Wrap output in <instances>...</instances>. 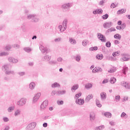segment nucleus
<instances>
[{
  "mask_svg": "<svg viewBox=\"0 0 130 130\" xmlns=\"http://www.w3.org/2000/svg\"><path fill=\"white\" fill-rule=\"evenodd\" d=\"M27 102V99L26 98H21L19 101L17 102V105L18 106L21 107L24 106L26 103Z\"/></svg>",
  "mask_w": 130,
  "mask_h": 130,
  "instance_id": "1",
  "label": "nucleus"
},
{
  "mask_svg": "<svg viewBox=\"0 0 130 130\" xmlns=\"http://www.w3.org/2000/svg\"><path fill=\"white\" fill-rule=\"evenodd\" d=\"M36 126V122H32L30 124H29L26 127V130H32L34 129L35 128V127Z\"/></svg>",
  "mask_w": 130,
  "mask_h": 130,
  "instance_id": "2",
  "label": "nucleus"
},
{
  "mask_svg": "<svg viewBox=\"0 0 130 130\" xmlns=\"http://www.w3.org/2000/svg\"><path fill=\"white\" fill-rule=\"evenodd\" d=\"M48 105V101H44L41 105V110H44L46 108V106Z\"/></svg>",
  "mask_w": 130,
  "mask_h": 130,
  "instance_id": "3",
  "label": "nucleus"
},
{
  "mask_svg": "<svg viewBox=\"0 0 130 130\" xmlns=\"http://www.w3.org/2000/svg\"><path fill=\"white\" fill-rule=\"evenodd\" d=\"M40 96H41V93H38L36 94L33 99L34 103H36L37 101H38L39 98H40Z\"/></svg>",
  "mask_w": 130,
  "mask_h": 130,
  "instance_id": "4",
  "label": "nucleus"
},
{
  "mask_svg": "<svg viewBox=\"0 0 130 130\" xmlns=\"http://www.w3.org/2000/svg\"><path fill=\"white\" fill-rule=\"evenodd\" d=\"M98 38L102 42H105L106 41V38L101 34H99Z\"/></svg>",
  "mask_w": 130,
  "mask_h": 130,
  "instance_id": "5",
  "label": "nucleus"
},
{
  "mask_svg": "<svg viewBox=\"0 0 130 130\" xmlns=\"http://www.w3.org/2000/svg\"><path fill=\"white\" fill-rule=\"evenodd\" d=\"M121 84L122 86H123V87H124L125 89H126L127 90H130V85L128 84V83H126V82L123 81L122 82Z\"/></svg>",
  "mask_w": 130,
  "mask_h": 130,
  "instance_id": "6",
  "label": "nucleus"
},
{
  "mask_svg": "<svg viewBox=\"0 0 130 130\" xmlns=\"http://www.w3.org/2000/svg\"><path fill=\"white\" fill-rule=\"evenodd\" d=\"M76 104L78 105H83L85 103V101L81 99H79L76 101Z\"/></svg>",
  "mask_w": 130,
  "mask_h": 130,
  "instance_id": "7",
  "label": "nucleus"
},
{
  "mask_svg": "<svg viewBox=\"0 0 130 130\" xmlns=\"http://www.w3.org/2000/svg\"><path fill=\"white\" fill-rule=\"evenodd\" d=\"M112 26V22H106L104 24V27L106 29H108V28H110Z\"/></svg>",
  "mask_w": 130,
  "mask_h": 130,
  "instance_id": "8",
  "label": "nucleus"
},
{
  "mask_svg": "<svg viewBox=\"0 0 130 130\" xmlns=\"http://www.w3.org/2000/svg\"><path fill=\"white\" fill-rule=\"evenodd\" d=\"M9 61H10V62H12V63H17V62H18V59H15L13 57H9Z\"/></svg>",
  "mask_w": 130,
  "mask_h": 130,
  "instance_id": "9",
  "label": "nucleus"
},
{
  "mask_svg": "<svg viewBox=\"0 0 130 130\" xmlns=\"http://www.w3.org/2000/svg\"><path fill=\"white\" fill-rule=\"evenodd\" d=\"M68 25V20L64 19L62 23V27L64 28V30H67V26Z\"/></svg>",
  "mask_w": 130,
  "mask_h": 130,
  "instance_id": "10",
  "label": "nucleus"
},
{
  "mask_svg": "<svg viewBox=\"0 0 130 130\" xmlns=\"http://www.w3.org/2000/svg\"><path fill=\"white\" fill-rule=\"evenodd\" d=\"M122 56L123 57L120 59L121 61H127V60H129V58L125 57V54H122Z\"/></svg>",
  "mask_w": 130,
  "mask_h": 130,
  "instance_id": "11",
  "label": "nucleus"
},
{
  "mask_svg": "<svg viewBox=\"0 0 130 130\" xmlns=\"http://www.w3.org/2000/svg\"><path fill=\"white\" fill-rule=\"evenodd\" d=\"M101 98L102 100H105L107 98L106 93L103 92L101 93Z\"/></svg>",
  "mask_w": 130,
  "mask_h": 130,
  "instance_id": "12",
  "label": "nucleus"
},
{
  "mask_svg": "<svg viewBox=\"0 0 130 130\" xmlns=\"http://www.w3.org/2000/svg\"><path fill=\"white\" fill-rule=\"evenodd\" d=\"M42 59L44 61L46 60V61H49V60L51 59V56L49 55L45 56L43 58H42Z\"/></svg>",
  "mask_w": 130,
  "mask_h": 130,
  "instance_id": "13",
  "label": "nucleus"
},
{
  "mask_svg": "<svg viewBox=\"0 0 130 130\" xmlns=\"http://www.w3.org/2000/svg\"><path fill=\"white\" fill-rule=\"evenodd\" d=\"M92 98H93V95L92 94H89L87 95L86 98L85 99V102H89V101H90V100H91Z\"/></svg>",
  "mask_w": 130,
  "mask_h": 130,
  "instance_id": "14",
  "label": "nucleus"
},
{
  "mask_svg": "<svg viewBox=\"0 0 130 130\" xmlns=\"http://www.w3.org/2000/svg\"><path fill=\"white\" fill-rule=\"evenodd\" d=\"M9 69V65L8 64H5L2 67V70L3 71V72H7V71H8Z\"/></svg>",
  "mask_w": 130,
  "mask_h": 130,
  "instance_id": "15",
  "label": "nucleus"
},
{
  "mask_svg": "<svg viewBox=\"0 0 130 130\" xmlns=\"http://www.w3.org/2000/svg\"><path fill=\"white\" fill-rule=\"evenodd\" d=\"M90 120H95V113L91 112L90 114Z\"/></svg>",
  "mask_w": 130,
  "mask_h": 130,
  "instance_id": "16",
  "label": "nucleus"
},
{
  "mask_svg": "<svg viewBox=\"0 0 130 130\" xmlns=\"http://www.w3.org/2000/svg\"><path fill=\"white\" fill-rule=\"evenodd\" d=\"M34 18H36V15L35 14H30L29 15L27 16V19H28V20H30L31 19H32L33 20V19H34Z\"/></svg>",
  "mask_w": 130,
  "mask_h": 130,
  "instance_id": "17",
  "label": "nucleus"
},
{
  "mask_svg": "<svg viewBox=\"0 0 130 130\" xmlns=\"http://www.w3.org/2000/svg\"><path fill=\"white\" fill-rule=\"evenodd\" d=\"M36 86V84L34 82H31L29 84V88L30 90H33L34 88H35V86Z\"/></svg>",
  "mask_w": 130,
  "mask_h": 130,
  "instance_id": "18",
  "label": "nucleus"
},
{
  "mask_svg": "<svg viewBox=\"0 0 130 130\" xmlns=\"http://www.w3.org/2000/svg\"><path fill=\"white\" fill-rule=\"evenodd\" d=\"M96 58L98 59H99L100 60H101V59H103V54H98L96 56Z\"/></svg>",
  "mask_w": 130,
  "mask_h": 130,
  "instance_id": "19",
  "label": "nucleus"
},
{
  "mask_svg": "<svg viewBox=\"0 0 130 130\" xmlns=\"http://www.w3.org/2000/svg\"><path fill=\"white\" fill-rule=\"evenodd\" d=\"M115 72H116V68L115 67H113L110 70L108 71V73H110V74H112Z\"/></svg>",
  "mask_w": 130,
  "mask_h": 130,
  "instance_id": "20",
  "label": "nucleus"
},
{
  "mask_svg": "<svg viewBox=\"0 0 130 130\" xmlns=\"http://www.w3.org/2000/svg\"><path fill=\"white\" fill-rule=\"evenodd\" d=\"M6 75H15L14 71H7L5 72Z\"/></svg>",
  "mask_w": 130,
  "mask_h": 130,
  "instance_id": "21",
  "label": "nucleus"
},
{
  "mask_svg": "<svg viewBox=\"0 0 130 130\" xmlns=\"http://www.w3.org/2000/svg\"><path fill=\"white\" fill-rule=\"evenodd\" d=\"M62 9H64V10L67 9H69L70 8V3L64 4L62 6Z\"/></svg>",
  "mask_w": 130,
  "mask_h": 130,
  "instance_id": "22",
  "label": "nucleus"
},
{
  "mask_svg": "<svg viewBox=\"0 0 130 130\" xmlns=\"http://www.w3.org/2000/svg\"><path fill=\"white\" fill-rule=\"evenodd\" d=\"M125 12H126V10L123 9L118 11L117 12V14L118 15H119L120 14H123Z\"/></svg>",
  "mask_w": 130,
  "mask_h": 130,
  "instance_id": "23",
  "label": "nucleus"
},
{
  "mask_svg": "<svg viewBox=\"0 0 130 130\" xmlns=\"http://www.w3.org/2000/svg\"><path fill=\"white\" fill-rule=\"evenodd\" d=\"M59 84L57 83V82L54 83V84H52L51 85L52 88H57L58 87H60Z\"/></svg>",
  "mask_w": 130,
  "mask_h": 130,
  "instance_id": "24",
  "label": "nucleus"
},
{
  "mask_svg": "<svg viewBox=\"0 0 130 130\" xmlns=\"http://www.w3.org/2000/svg\"><path fill=\"white\" fill-rule=\"evenodd\" d=\"M79 89V85L75 84L73 86V87L71 88V90L73 91V90H78Z\"/></svg>",
  "mask_w": 130,
  "mask_h": 130,
  "instance_id": "25",
  "label": "nucleus"
},
{
  "mask_svg": "<svg viewBox=\"0 0 130 130\" xmlns=\"http://www.w3.org/2000/svg\"><path fill=\"white\" fill-rule=\"evenodd\" d=\"M20 114H21V111L19 109L16 110L14 113L15 116H18V115H20Z\"/></svg>",
  "mask_w": 130,
  "mask_h": 130,
  "instance_id": "26",
  "label": "nucleus"
},
{
  "mask_svg": "<svg viewBox=\"0 0 130 130\" xmlns=\"http://www.w3.org/2000/svg\"><path fill=\"white\" fill-rule=\"evenodd\" d=\"M116 82V79L114 77H112L110 79V82L111 84H114Z\"/></svg>",
  "mask_w": 130,
  "mask_h": 130,
  "instance_id": "27",
  "label": "nucleus"
},
{
  "mask_svg": "<svg viewBox=\"0 0 130 130\" xmlns=\"http://www.w3.org/2000/svg\"><path fill=\"white\" fill-rule=\"evenodd\" d=\"M70 42L71 44H76L77 42L75 40V39L71 38H70Z\"/></svg>",
  "mask_w": 130,
  "mask_h": 130,
  "instance_id": "28",
  "label": "nucleus"
},
{
  "mask_svg": "<svg viewBox=\"0 0 130 130\" xmlns=\"http://www.w3.org/2000/svg\"><path fill=\"white\" fill-rule=\"evenodd\" d=\"M14 110H15V107H14V106L10 107L8 109V112H12L14 111Z\"/></svg>",
  "mask_w": 130,
  "mask_h": 130,
  "instance_id": "29",
  "label": "nucleus"
},
{
  "mask_svg": "<svg viewBox=\"0 0 130 130\" xmlns=\"http://www.w3.org/2000/svg\"><path fill=\"white\" fill-rule=\"evenodd\" d=\"M114 38H115V39H119V40H120V39L121 38V36H120L119 34H117L116 35H115L114 36Z\"/></svg>",
  "mask_w": 130,
  "mask_h": 130,
  "instance_id": "30",
  "label": "nucleus"
},
{
  "mask_svg": "<svg viewBox=\"0 0 130 130\" xmlns=\"http://www.w3.org/2000/svg\"><path fill=\"white\" fill-rule=\"evenodd\" d=\"M92 85L91 83H87L86 85H85V88L86 89H91V88H92Z\"/></svg>",
  "mask_w": 130,
  "mask_h": 130,
  "instance_id": "31",
  "label": "nucleus"
},
{
  "mask_svg": "<svg viewBox=\"0 0 130 130\" xmlns=\"http://www.w3.org/2000/svg\"><path fill=\"white\" fill-rule=\"evenodd\" d=\"M40 49L42 52H43V53H44V52L46 51L45 48L42 45L40 46Z\"/></svg>",
  "mask_w": 130,
  "mask_h": 130,
  "instance_id": "32",
  "label": "nucleus"
},
{
  "mask_svg": "<svg viewBox=\"0 0 130 130\" xmlns=\"http://www.w3.org/2000/svg\"><path fill=\"white\" fill-rule=\"evenodd\" d=\"M66 90L63 91H57V95H63V94H66Z\"/></svg>",
  "mask_w": 130,
  "mask_h": 130,
  "instance_id": "33",
  "label": "nucleus"
},
{
  "mask_svg": "<svg viewBox=\"0 0 130 130\" xmlns=\"http://www.w3.org/2000/svg\"><path fill=\"white\" fill-rule=\"evenodd\" d=\"M108 17H109L108 14H106L103 15L102 16V19H103V20H106V19H108Z\"/></svg>",
  "mask_w": 130,
  "mask_h": 130,
  "instance_id": "34",
  "label": "nucleus"
},
{
  "mask_svg": "<svg viewBox=\"0 0 130 130\" xmlns=\"http://www.w3.org/2000/svg\"><path fill=\"white\" fill-rule=\"evenodd\" d=\"M105 116H106V117L110 118L111 117V114L109 112H106L105 113Z\"/></svg>",
  "mask_w": 130,
  "mask_h": 130,
  "instance_id": "35",
  "label": "nucleus"
},
{
  "mask_svg": "<svg viewBox=\"0 0 130 130\" xmlns=\"http://www.w3.org/2000/svg\"><path fill=\"white\" fill-rule=\"evenodd\" d=\"M121 117H123V118H127V115L124 112H122L121 114Z\"/></svg>",
  "mask_w": 130,
  "mask_h": 130,
  "instance_id": "36",
  "label": "nucleus"
},
{
  "mask_svg": "<svg viewBox=\"0 0 130 130\" xmlns=\"http://www.w3.org/2000/svg\"><path fill=\"white\" fill-rule=\"evenodd\" d=\"M104 128V125L100 126L99 127H96L95 128V130H102Z\"/></svg>",
  "mask_w": 130,
  "mask_h": 130,
  "instance_id": "37",
  "label": "nucleus"
},
{
  "mask_svg": "<svg viewBox=\"0 0 130 130\" xmlns=\"http://www.w3.org/2000/svg\"><path fill=\"white\" fill-rule=\"evenodd\" d=\"M24 50L25 52H30L32 50L30 48L26 47L24 48Z\"/></svg>",
  "mask_w": 130,
  "mask_h": 130,
  "instance_id": "38",
  "label": "nucleus"
},
{
  "mask_svg": "<svg viewBox=\"0 0 130 130\" xmlns=\"http://www.w3.org/2000/svg\"><path fill=\"white\" fill-rule=\"evenodd\" d=\"M88 43H89V42L87 40H84L82 42V45L83 46H86L87 44H88Z\"/></svg>",
  "mask_w": 130,
  "mask_h": 130,
  "instance_id": "39",
  "label": "nucleus"
},
{
  "mask_svg": "<svg viewBox=\"0 0 130 130\" xmlns=\"http://www.w3.org/2000/svg\"><path fill=\"white\" fill-rule=\"evenodd\" d=\"M127 67L123 68L122 73L124 74V75H125V72H127Z\"/></svg>",
  "mask_w": 130,
  "mask_h": 130,
  "instance_id": "40",
  "label": "nucleus"
},
{
  "mask_svg": "<svg viewBox=\"0 0 130 130\" xmlns=\"http://www.w3.org/2000/svg\"><path fill=\"white\" fill-rule=\"evenodd\" d=\"M106 3V0L101 1L99 4L100 6H103V4Z\"/></svg>",
  "mask_w": 130,
  "mask_h": 130,
  "instance_id": "41",
  "label": "nucleus"
},
{
  "mask_svg": "<svg viewBox=\"0 0 130 130\" xmlns=\"http://www.w3.org/2000/svg\"><path fill=\"white\" fill-rule=\"evenodd\" d=\"M96 104L98 107H101V106H102V105L99 103V101L98 100H96Z\"/></svg>",
  "mask_w": 130,
  "mask_h": 130,
  "instance_id": "42",
  "label": "nucleus"
},
{
  "mask_svg": "<svg viewBox=\"0 0 130 130\" xmlns=\"http://www.w3.org/2000/svg\"><path fill=\"white\" fill-rule=\"evenodd\" d=\"M98 49V47H93L89 48V50L90 51H93V50H97Z\"/></svg>",
  "mask_w": 130,
  "mask_h": 130,
  "instance_id": "43",
  "label": "nucleus"
},
{
  "mask_svg": "<svg viewBox=\"0 0 130 130\" xmlns=\"http://www.w3.org/2000/svg\"><path fill=\"white\" fill-rule=\"evenodd\" d=\"M58 29H60V32H63V31H64V27H63V29H62L61 28H62V25H59L58 27Z\"/></svg>",
  "mask_w": 130,
  "mask_h": 130,
  "instance_id": "44",
  "label": "nucleus"
},
{
  "mask_svg": "<svg viewBox=\"0 0 130 130\" xmlns=\"http://www.w3.org/2000/svg\"><path fill=\"white\" fill-rule=\"evenodd\" d=\"M8 54H9L8 53H7L6 52H3L0 53V56H4L5 55H8Z\"/></svg>",
  "mask_w": 130,
  "mask_h": 130,
  "instance_id": "45",
  "label": "nucleus"
},
{
  "mask_svg": "<svg viewBox=\"0 0 130 130\" xmlns=\"http://www.w3.org/2000/svg\"><path fill=\"white\" fill-rule=\"evenodd\" d=\"M125 23H122V24H121V26H120V29H124L125 28Z\"/></svg>",
  "mask_w": 130,
  "mask_h": 130,
  "instance_id": "46",
  "label": "nucleus"
},
{
  "mask_svg": "<svg viewBox=\"0 0 130 130\" xmlns=\"http://www.w3.org/2000/svg\"><path fill=\"white\" fill-rule=\"evenodd\" d=\"M81 95H82L81 93L76 94L75 96V98H76L77 99H78V98H80V97H81Z\"/></svg>",
  "mask_w": 130,
  "mask_h": 130,
  "instance_id": "47",
  "label": "nucleus"
},
{
  "mask_svg": "<svg viewBox=\"0 0 130 130\" xmlns=\"http://www.w3.org/2000/svg\"><path fill=\"white\" fill-rule=\"evenodd\" d=\"M11 48H12V46H11L10 45H7L5 47V49H6V50H10L11 49Z\"/></svg>",
  "mask_w": 130,
  "mask_h": 130,
  "instance_id": "48",
  "label": "nucleus"
},
{
  "mask_svg": "<svg viewBox=\"0 0 130 130\" xmlns=\"http://www.w3.org/2000/svg\"><path fill=\"white\" fill-rule=\"evenodd\" d=\"M106 46L109 48L110 47V46H111V43H110V42H107L106 43Z\"/></svg>",
  "mask_w": 130,
  "mask_h": 130,
  "instance_id": "49",
  "label": "nucleus"
},
{
  "mask_svg": "<svg viewBox=\"0 0 130 130\" xmlns=\"http://www.w3.org/2000/svg\"><path fill=\"white\" fill-rule=\"evenodd\" d=\"M32 20H34V22H35L36 23L39 21V18H37V16H36V18H34Z\"/></svg>",
  "mask_w": 130,
  "mask_h": 130,
  "instance_id": "50",
  "label": "nucleus"
},
{
  "mask_svg": "<svg viewBox=\"0 0 130 130\" xmlns=\"http://www.w3.org/2000/svg\"><path fill=\"white\" fill-rule=\"evenodd\" d=\"M13 47H14V48H20V45H19L18 44H14L13 45Z\"/></svg>",
  "mask_w": 130,
  "mask_h": 130,
  "instance_id": "51",
  "label": "nucleus"
},
{
  "mask_svg": "<svg viewBox=\"0 0 130 130\" xmlns=\"http://www.w3.org/2000/svg\"><path fill=\"white\" fill-rule=\"evenodd\" d=\"M115 100L117 102L119 101L120 100V96L117 95L115 96Z\"/></svg>",
  "mask_w": 130,
  "mask_h": 130,
  "instance_id": "52",
  "label": "nucleus"
},
{
  "mask_svg": "<svg viewBox=\"0 0 130 130\" xmlns=\"http://www.w3.org/2000/svg\"><path fill=\"white\" fill-rule=\"evenodd\" d=\"M112 31H113V28L111 27L107 30L106 33H109L112 32Z\"/></svg>",
  "mask_w": 130,
  "mask_h": 130,
  "instance_id": "53",
  "label": "nucleus"
},
{
  "mask_svg": "<svg viewBox=\"0 0 130 130\" xmlns=\"http://www.w3.org/2000/svg\"><path fill=\"white\" fill-rule=\"evenodd\" d=\"M97 72H98V68L95 67L92 70V73H97Z\"/></svg>",
  "mask_w": 130,
  "mask_h": 130,
  "instance_id": "54",
  "label": "nucleus"
},
{
  "mask_svg": "<svg viewBox=\"0 0 130 130\" xmlns=\"http://www.w3.org/2000/svg\"><path fill=\"white\" fill-rule=\"evenodd\" d=\"M61 40V38H58L54 40L55 42H59Z\"/></svg>",
  "mask_w": 130,
  "mask_h": 130,
  "instance_id": "55",
  "label": "nucleus"
},
{
  "mask_svg": "<svg viewBox=\"0 0 130 130\" xmlns=\"http://www.w3.org/2000/svg\"><path fill=\"white\" fill-rule=\"evenodd\" d=\"M57 103L58 105H62L63 104V101H57Z\"/></svg>",
  "mask_w": 130,
  "mask_h": 130,
  "instance_id": "56",
  "label": "nucleus"
},
{
  "mask_svg": "<svg viewBox=\"0 0 130 130\" xmlns=\"http://www.w3.org/2000/svg\"><path fill=\"white\" fill-rule=\"evenodd\" d=\"M3 120L5 122H8V121H9V118H8V117H5L3 118Z\"/></svg>",
  "mask_w": 130,
  "mask_h": 130,
  "instance_id": "57",
  "label": "nucleus"
},
{
  "mask_svg": "<svg viewBox=\"0 0 130 130\" xmlns=\"http://www.w3.org/2000/svg\"><path fill=\"white\" fill-rule=\"evenodd\" d=\"M102 13H103L102 9H100L98 10V14H102Z\"/></svg>",
  "mask_w": 130,
  "mask_h": 130,
  "instance_id": "58",
  "label": "nucleus"
},
{
  "mask_svg": "<svg viewBox=\"0 0 130 130\" xmlns=\"http://www.w3.org/2000/svg\"><path fill=\"white\" fill-rule=\"evenodd\" d=\"M49 63H50V64H55V63H56V62H55V61H50L49 62Z\"/></svg>",
  "mask_w": 130,
  "mask_h": 130,
  "instance_id": "59",
  "label": "nucleus"
},
{
  "mask_svg": "<svg viewBox=\"0 0 130 130\" xmlns=\"http://www.w3.org/2000/svg\"><path fill=\"white\" fill-rule=\"evenodd\" d=\"M80 58H81V57L80 56H77L76 57V60L77 61H80Z\"/></svg>",
  "mask_w": 130,
  "mask_h": 130,
  "instance_id": "60",
  "label": "nucleus"
},
{
  "mask_svg": "<svg viewBox=\"0 0 130 130\" xmlns=\"http://www.w3.org/2000/svg\"><path fill=\"white\" fill-rule=\"evenodd\" d=\"M18 75L20 76H24L25 75V72H19L18 73Z\"/></svg>",
  "mask_w": 130,
  "mask_h": 130,
  "instance_id": "61",
  "label": "nucleus"
},
{
  "mask_svg": "<svg viewBox=\"0 0 130 130\" xmlns=\"http://www.w3.org/2000/svg\"><path fill=\"white\" fill-rule=\"evenodd\" d=\"M115 5L114 4V3H113L111 4V8H112V9H114L115 8Z\"/></svg>",
  "mask_w": 130,
  "mask_h": 130,
  "instance_id": "62",
  "label": "nucleus"
},
{
  "mask_svg": "<svg viewBox=\"0 0 130 130\" xmlns=\"http://www.w3.org/2000/svg\"><path fill=\"white\" fill-rule=\"evenodd\" d=\"M43 126L44 127H47V123L45 122L43 124Z\"/></svg>",
  "mask_w": 130,
  "mask_h": 130,
  "instance_id": "63",
  "label": "nucleus"
},
{
  "mask_svg": "<svg viewBox=\"0 0 130 130\" xmlns=\"http://www.w3.org/2000/svg\"><path fill=\"white\" fill-rule=\"evenodd\" d=\"M57 61H62V58L61 57H59L57 59Z\"/></svg>",
  "mask_w": 130,
  "mask_h": 130,
  "instance_id": "64",
  "label": "nucleus"
}]
</instances>
